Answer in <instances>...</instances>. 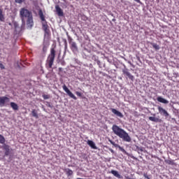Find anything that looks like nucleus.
<instances>
[{
	"label": "nucleus",
	"mask_w": 179,
	"mask_h": 179,
	"mask_svg": "<svg viewBox=\"0 0 179 179\" xmlns=\"http://www.w3.org/2000/svg\"><path fill=\"white\" fill-rule=\"evenodd\" d=\"M48 107H51V105L49 104V105H48Z\"/></svg>",
	"instance_id": "f704fd0d"
},
{
	"label": "nucleus",
	"mask_w": 179,
	"mask_h": 179,
	"mask_svg": "<svg viewBox=\"0 0 179 179\" xmlns=\"http://www.w3.org/2000/svg\"><path fill=\"white\" fill-rule=\"evenodd\" d=\"M10 106L15 111H17V110H19V106H17V103L15 102H11L10 103Z\"/></svg>",
	"instance_id": "a211bd4d"
},
{
	"label": "nucleus",
	"mask_w": 179,
	"mask_h": 179,
	"mask_svg": "<svg viewBox=\"0 0 179 179\" xmlns=\"http://www.w3.org/2000/svg\"><path fill=\"white\" fill-rule=\"evenodd\" d=\"M63 171L66 173L67 177H71V176L73 175V171L69 168L64 169Z\"/></svg>",
	"instance_id": "4468645a"
},
{
	"label": "nucleus",
	"mask_w": 179,
	"mask_h": 179,
	"mask_svg": "<svg viewBox=\"0 0 179 179\" xmlns=\"http://www.w3.org/2000/svg\"><path fill=\"white\" fill-rule=\"evenodd\" d=\"M127 76L129 78V79H130V80H132V82H134L135 77H134V76H132L131 73L128 74Z\"/></svg>",
	"instance_id": "5701e85b"
},
{
	"label": "nucleus",
	"mask_w": 179,
	"mask_h": 179,
	"mask_svg": "<svg viewBox=\"0 0 179 179\" xmlns=\"http://www.w3.org/2000/svg\"><path fill=\"white\" fill-rule=\"evenodd\" d=\"M31 114H32V115H33L35 118H38V115L37 114V110H36L35 109L32 110Z\"/></svg>",
	"instance_id": "412c9836"
},
{
	"label": "nucleus",
	"mask_w": 179,
	"mask_h": 179,
	"mask_svg": "<svg viewBox=\"0 0 179 179\" xmlns=\"http://www.w3.org/2000/svg\"><path fill=\"white\" fill-rule=\"evenodd\" d=\"M69 43L70 44V48L72 52H78L79 51L78 44L76 43V42L73 41V39H72V38H69Z\"/></svg>",
	"instance_id": "39448f33"
},
{
	"label": "nucleus",
	"mask_w": 179,
	"mask_h": 179,
	"mask_svg": "<svg viewBox=\"0 0 179 179\" xmlns=\"http://www.w3.org/2000/svg\"><path fill=\"white\" fill-rule=\"evenodd\" d=\"M5 142H6L5 137H3V136L0 134V143L1 145H5Z\"/></svg>",
	"instance_id": "aec40b11"
},
{
	"label": "nucleus",
	"mask_w": 179,
	"mask_h": 179,
	"mask_svg": "<svg viewBox=\"0 0 179 179\" xmlns=\"http://www.w3.org/2000/svg\"><path fill=\"white\" fill-rule=\"evenodd\" d=\"M112 131L115 135L118 136L123 142H131L132 139L131 138V136L129 134L125 131L122 128H120L117 124H113L112 127Z\"/></svg>",
	"instance_id": "f03ea898"
},
{
	"label": "nucleus",
	"mask_w": 179,
	"mask_h": 179,
	"mask_svg": "<svg viewBox=\"0 0 179 179\" xmlns=\"http://www.w3.org/2000/svg\"><path fill=\"white\" fill-rule=\"evenodd\" d=\"M3 149L5 150V156H9L10 155V147L6 144H3Z\"/></svg>",
	"instance_id": "9b49d317"
},
{
	"label": "nucleus",
	"mask_w": 179,
	"mask_h": 179,
	"mask_svg": "<svg viewBox=\"0 0 179 179\" xmlns=\"http://www.w3.org/2000/svg\"><path fill=\"white\" fill-rule=\"evenodd\" d=\"M38 15L41 17V20L42 22V29L45 31V34L48 36H50V29H48V24L47 23V21L45 20V17L44 16V14L43 13V10H40L38 12Z\"/></svg>",
	"instance_id": "20e7f679"
},
{
	"label": "nucleus",
	"mask_w": 179,
	"mask_h": 179,
	"mask_svg": "<svg viewBox=\"0 0 179 179\" xmlns=\"http://www.w3.org/2000/svg\"><path fill=\"white\" fill-rule=\"evenodd\" d=\"M76 94L78 96V97H82V94L79 92H76Z\"/></svg>",
	"instance_id": "c85d7f7f"
},
{
	"label": "nucleus",
	"mask_w": 179,
	"mask_h": 179,
	"mask_svg": "<svg viewBox=\"0 0 179 179\" xmlns=\"http://www.w3.org/2000/svg\"><path fill=\"white\" fill-rule=\"evenodd\" d=\"M42 97L44 99V100H48V99H50V96L47 94H43Z\"/></svg>",
	"instance_id": "393cba45"
},
{
	"label": "nucleus",
	"mask_w": 179,
	"mask_h": 179,
	"mask_svg": "<svg viewBox=\"0 0 179 179\" xmlns=\"http://www.w3.org/2000/svg\"><path fill=\"white\" fill-rule=\"evenodd\" d=\"M62 87H63V90H64V92L67 93L68 96H69L71 99H73V100L78 99V98L75 96V94H73V93H72V92L69 90V89L68 88V87H66V85H64Z\"/></svg>",
	"instance_id": "0eeeda50"
},
{
	"label": "nucleus",
	"mask_w": 179,
	"mask_h": 179,
	"mask_svg": "<svg viewBox=\"0 0 179 179\" xmlns=\"http://www.w3.org/2000/svg\"><path fill=\"white\" fill-rule=\"evenodd\" d=\"M152 47L153 48H155V50H160V47H159V45H157V43H153Z\"/></svg>",
	"instance_id": "b1692460"
},
{
	"label": "nucleus",
	"mask_w": 179,
	"mask_h": 179,
	"mask_svg": "<svg viewBox=\"0 0 179 179\" xmlns=\"http://www.w3.org/2000/svg\"><path fill=\"white\" fill-rule=\"evenodd\" d=\"M123 75H126L127 76L128 74H129V71H128V69H124L122 70Z\"/></svg>",
	"instance_id": "4be33fe9"
},
{
	"label": "nucleus",
	"mask_w": 179,
	"mask_h": 179,
	"mask_svg": "<svg viewBox=\"0 0 179 179\" xmlns=\"http://www.w3.org/2000/svg\"><path fill=\"white\" fill-rule=\"evenodd\" d=\"M166 163H167V164H174V162L173 160H166Z\"/></svg>",
	"instance_id": "bb28decb"
},
{
	"label": "nucleus",
	"mask_w": 179,
	"mask_h": 179,
	"mask_svg": "<svg viewBox=\"0 0 179 179\" xmlns=\"http://www.w3.org/2000/svg\"><path fill=\"white\" fill-rule=\"evenodd\" d=\"M157 110H158L159 114H161L166 118H167L169 117V115H170V114H169V112H167V110H166V109L163 108L162 106H158Z\"/></svg>",
	"instance_id": "6e6552de"
},
{
	"label": "nucleus",
	"mask_w": 179,
	"mask_h": 179,
	"mask_svg": "<svg viewBox=\"0 0 179 179\" xmlns=\"http://www.w3.org/2000/svg\"><path fill=\"white\" fill-rule=\"evenodd\" d=\"M55 9L58 16H64V11L61 8V7H59V6H55Z\"/></svg>",
	"instance_id": "ddd939ff"
},
{
	"label": "nucleus",
	"mask_w": 179,
	"mask_h": 179,
	"mask_svg": "<svg viewBox=\"0 0 179 179\" xmlns=\"http://www.w3.org/2000/svg\"><path fill=\"white\" fill-rule=\"evenodd\" d=\"M148 120L150 121H152V122H163V120L159 118V117H149Z\"/></svg>",
	"instance_id": "f8f14e48"
},
{
	"label": "nucleus",
	"mask_w": 179,
	"mask_h": 179,
	"mask_svg": "<svg viewBox=\"0 0 179 179\" xmlns=\"http://www.w3.org/2000/svg\"><path fill=\"white\" fill-rule=\"evenodd\" d=\"M0 68L1 69H5V66L0 62Z\"/></svg>",
	"instance_id": "c756f323"
},
{
	"label": "nucleus",
	"mask_w": 179,
	"mask_h": 179,
	"mask_svg": "<svg viewBox=\"0 0 179 179\" xmlns=\"http://www.w3.org/2000/svg\"><path fill=\"white\" fill-rule=\"evenodd\" d=\"M110 110L112 111L113 114H115V115H116L117 117H119L120 118L124 117V115L121 112L117 110V109L110 108Z\"/></svg>",
	"instance_id": "1a4fd4ad"
},
{
	"label": "nucleus",
	"mask_w": 179,
	"mask_h": 179,
	"mask_svg": "<svg viewBox=\"0 0 179 179\" xmlns=\"http://www.w3.org/2000/svg\"><path fill=\"white\" fill-rule=\"evenodd\" d=\"M62 69H63L62 67H59V72H62Z\"/></svg>",
	"instance_id": "473e14b6"
},
{
	"label": "nucleus",
	"mask_w": 179,
	"mask_h": 179,
	"mask_svg": "<svg viewBox=\"0 0 179 179\" xmlns=\"http://www.w3.org/2000/svg\"><path fill=\"white\" fill-rule=\"evenodd\" d=\"M63 1H64V2H65L66 0H63Z\"/></svg>",
	"instance_id": "4c0bfd02"
},
{
	"label": "nucleus",
	"mask_w": 179,
	"mask_h": 179,
	"mask_svg": "<svg viewBox=\"0 0 179 179\" xmlns=\"http://www.w3.org/2000/svg\"><path fill=\"white\" fill-rule=\"evenodd\" d=\"M15 2L17 3H22L24 2V0H15Z\"/></svg>",
	"instance_id": "cd10ccee"
},
{
	"label": "nucleus",
	"mask_w": 179,
	"mask_h": 179,
	"mask_svg": "<svg viewBox=\"0 0 179 179\" xmlns=\"http://www.w3.org/2000/svg\"><path fill=\"white\" fill-rule=\"evenodd\" d=\"M10 99L8 96H0V107H6Z\"/></svg>",
	"instance_id": "423d86ee"
},
{
	"label": "nucleus",
	"mask_w": 179,
	"mask_h": 179,
	"mask_svg": "<svg viewBox=\"0 0 179 179\" xmlns=\"http://www.w3.org/2000/svg\"><path fill=\"white\" fill-rule=\"evenodd\" d=\"M55 47L50 48V53L48 55V58L46 59L45 66L48 69H51L52 68V65H54V61L55 60Z\"/></svg>",
	"instance_id": "7ed1b4c3"
},
{
	"label": "nucleus",
	"mask_w": 179,
	"mask_h": 179,
	"mask_svg": "<svg viewBox=\"0 0 179 179\" xmlns=\"http://www.w3.org/2000/svg\"><path fill=\"white\" fill-rule=\"evenodd\" d=\"M153 115H154V117H155V115H156V114H153Z\"/></svg>",
	"instance_id": "e433bc0d"
},
{
	"label": "nucleus",
	"mask_w": 179,
	"mask_h": 179,
	"mask_svg": "<svg viewBox=\"0 0 179 179\" xmlns=\"http://www.w3.org/2000/svg\"><path fill=\"white\" fill-rule=\"evenodd\" d=\"M0 22H5V15L3 11L0 8Z\"/></svg>",
	"instance_id": "6ab92c4d"
},
{
	"label": "nucleus",
	"mask_w": 179,
	"mask_h": 179,
	"mask_svg": "<svg viewBox=\"0 0 179 179\" xmlns=\"http://www.w3.org/2000/svg\"><path fill=\"white\" fill-rule=\"evenodd\" d=\"M136 2H138V3H139V2H141V0H134Z\"/></svg>",
	"instance_id": "72a5a7b5"
},
{
	"label": "nucleus",
	"mask_w": 179,
	"mask_h": 179,
	"mask_svg": "<svg viewBox=\"0 0 179 179\" xmlns=\"http://www.w3.org/2000/svg\"><path fill=\"white\" fill-rule=\"evenodd\" d=\"M47 48H48V46L43 45V52H47Z\"/></svg>",
	"instance_id": "a878e982"
},
{
	"label": "nucleus",
	"mask_w": 179,
	"mask_h": 179,
	"mask_svg": "<svg viewBox=\"0 0 179 179\" xmlns=\"http://www.w3.org/2000/svg\"><path fill=\"white\" fill-rule=\"evenodd\" d=\"M65 43H66V41H65Z\"/></svg>",
	"instance_id": "c9c22d12"
},
{
	"label": "nucleus",
	"mask_w": 179,
	"mask_h": 179,
	"mask_svg": "<svg viewBox=\"0 0 179 179\" xmlns=\"http://www.w3.org/2000/svg\"><path fill=\"white\" fill-rule=\"evenodd\" d=\"M157 100L159 101V103H162L163 104H169V101L162 96H158Z\"/></svg>",
	"instance_id": "2eb2a0df"
},
{
	"label": "nucleus",
	"mask_w": 179,
	"mask_h": 179,
	"mask_svg": "<svg viewBox=\"0 0 179 179\" xmlns=\"http://www.w3.org/2000/svg\"><path fill=\"white\" fill-rule=\"evenodd\" d=\"M20 17L23 24H25L27 19V26L28 29H31L34 26V22L33 21V14L29 10L23 8L20 11Z\"/></svg>",
	"instance_id": "f257e3e1"
},
{
	"label": "nucleus",
	"mask_w": 179,
	"mask_h": 179,
	"mask_svg": "<svg viewBox=\"0 0 179 179\" xmlns=\"http://www.w3.org/2000/svg\"><path fill=\"white\" fill-rule=\"evenodd\" d=\"M87 143L89 145V146H90V148H92V149H97V147L93 141L88 140Z\"/></svg>",
	"instance_id": "dca6fc26"
},
{
	"label": "nucleus",
	"mask_w": 179,
	"mask_h": 179,
	"mask_svg": "<svg viewBox=\"0 0 179 179\" xmlns=\"http://www.w3.org/2000/svg\"><path fill=\"white\" fill-rule=\"evenodd\" d=\"M108 142H110V143L111 145H113V146H114L115 148H118L121 152H125V149H124V148L120 146V145L115 143V142H114L110 139L108 140Z\"/></svg>",
	"instance_id": "9d476101"
},
{
	"label": "nucleus",
	"mask_w": 179,
	"mask_h": 179,
	"mask_svg": "<svg viewBox=\"0 0 179 179\" xmlns=\"http://www.w3.org/2000/svg\"><path fill=\"white\" fill-rule=\"evenodd\" d=\"M143 176L145 177V178L150 179V178H149V176H148V174H146V173H144V174H143Z\"/></svg>",
	"instance_id": "7c9ffc66"
},
{
	"label": "nucleus",
	"mask_w": 179,
	"mask_h": 179,
	"mask_svg": "<svg viewBox=\"0 0 179 179\" xmlns=\"http://www.w3.org/2000/svg\"><path fill=\"white\" fill-rule=\"evenodd\" d=\"M125 179H135V178H129V176H125Z\"/></svg>",
	"instance_id": "2f4dec72"
},
{
	"label": "nucleus",
	"mask_w": 179,
	"mask_h": 179,
	"mask_svg": "<svg viewBox=\"0 0 179 179\" xmlns=\"http://www.w3.org/2000/svg\"><path fill=\"white\" fill-rule=\"evenodd\" d=\"M110 173L113 174L117 178H122V176L120 175V173L117 171L112 170L110 171Z\"/></svg>",
	"instance_id": "f3484780"
}]
</instances>
